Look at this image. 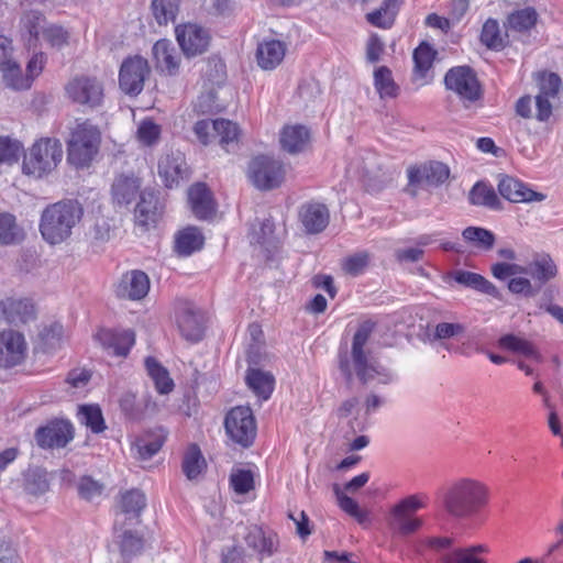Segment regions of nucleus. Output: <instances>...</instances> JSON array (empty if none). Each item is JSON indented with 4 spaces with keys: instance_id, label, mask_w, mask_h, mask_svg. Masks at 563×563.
Listing matches in <instances>:
<instances>
[{
    "instance_id": "58",
    "label": "nucleus",
    "mask_w": 563,
    "mask_h": 563,
    "mask_svg": "<svg viewBox=\"0 0 563 563\" xmlns=\"http://www.w3.org/2000/svg\"><path fill=\"white\" fill-rule=\"evenodd\" d=\"M120 538V549L123 556L134 555L143 549V539L132 530H124Z\"/></svg>"
},
{
    "instance_id": "41",
    "label": "nucleus",
    "mask_w": 563,
    "mask_h": 563,
    "mask_svg": "<svg viewBox=\"0 0 563 563\" xmlns=\"http://www.w3.org/2000/svg\"><path fill=\"white\" fill-rule=\"evenodd\" d=\"M206 467L205 457L197 444H191L183 459V472L189 481L196 479Z\"/></svg>"
},
{
    "instance_id": "49",
    "label": "nucleus",
    "mask_w": 563,
    "mask_h": 563,
    "mask_svg": "<svg viewBox=\"0 0 563 563\" xmlns=\"http://www.w3.org/2000/svg\"><path fill=\"white\" fill-rule=\"evenodd\" d=\"M465 327L461 323L440 322L427 332V339L430 343L435 341L449 340L463 334Z\"/></svg>"
},
{
    "instance_id": "32",
    "label": "nucleus",
    "mask_w": 563,
    "mask_h": 563,
    "mask_svg": "<svg viewBox=\"0 0 563 563\" xmlns=\"http://www.w3.org/2000/svg\"><path fill=\"white\" fill-rule=\"evenodd\" d=\"M309 140V130L300 124L287 125L280 133L282 147L290 154L302 152L307 147Z\"/></svg>"
},
{
    "instance_id": "26",
    "label": "nucleus",
    "mask_w": 563,
    "mask_h": 563,
    "mask_svg": "<svg viewBox=\"0 0 563 563\" xmlns=\"http://www.w3.org/2000/svg\"><path fill=\"white\" fill-rule=\"evenodd\" d=\"M188 202L196 218L206 220L216 213V202L210 189L202 183L194 184L188 189Z\"/></svg>"
},
{
    "instance_id": "55",
    "label": "nucleus",
    "mask_w": 563,
    "mask_h": 563,
    "mask_svg": "<svg viewBox=\"0 0 563 563\" xmlns=\"http://www.w3.org/2000/svg\"><path fill=\"white\" fill-rule=\"evenodd\" d=\"M161 126L152 120H143L136 131L137 141L144 146L155 145L161 137Z\"/></svg>"
},
{
    "instance_id": "10",
    "label": "nucleus",
    "mask_w": 563,
    "mask_h": 563,
    "mask_svg": "<svg viewBox=\"0 0 563 563\" xmlns=\"http://www.w3.org/2000/svg\"><path fill=\"white\" fill-rule=\"evenodd\" d=\"M65 91L73 102L91 109L99 107L104 96L102 82L87 75L74 77L66 85Z\"/></svg>"
},
{
    "instance_id": "23",
    "label": "nucleus",
    "mask_w": 563,
    "mask_h": 563,
    "mask_svg": "<svg viewBox=\"0 0 563 563\" xmlns=\"http://www.w3.org/2000/svg\"><path fill=\"white\" fill-rule=\"evenodd\" d=\"M498 191L511 202L542 201L545 196L529 188L526 184L514 177L503 175L498 180Z\"/></svg>"
},
{
    "instance_id": "19",
    "label": "nucleus",
    "mask_w": 563,
    "mask_h": 563,
    "mask_svg": "<svg viewBox=\"0 0 563 563\" xmlns=\"http://www.w3.org/2000/svg\"><path fill=\"white\" fill-rule=\"evenodd\" d=\"M146 506V497L139 489H131L122 494L120 511L115 515L114 529H122L125 525L139 523L141 512Z\"/></svg>"
},
{
    "instance_id": "7",
    "label": "nucleus",
    "mask_w": 563,
    "mask_h": 563,
    "mask_svg": "<svg viewBox=\"0 0 563 563\" xmlns=\"http://www.w3.org/2000/svg\"><path fill=\"white\" fill-rule=\"evenodd\" d=\"M224 429L227 435L242 448L253 444L257 427L253 411L250 407L236 406L225 416Z\"/></svg>"
},
{
    "instance_id": "16",
    "label": "nucleus",
    "mask_w": 563,
    "mask_h": 563,
    "mask_svg": "<svg viewBox=\"0 0 563 563\" xmlns=\"http://www.w3.org/2000/svg\"><path fill=\"white\" fill-rule=\"evenodd\" d=\"M73 438V426L65 420L51 421L35 432V441L42 449L64 448Z\"/></svg>"
},
{
    "instance_id": "30",
    "label": "nucleus",
    "mask_w": 563,
    "mask_h": 563,
    "mask_svg": "<svg viewBox=\"0 0 563 563\" xmlns=\"http://www.w3.org/2000/svg\"><path fill=\"white\" fill-rule=\"evenodd\" d=\"M141 183L133 175H119L113 180L111 194L113 201L119 206L130 205L135 197L140 196Z\"/></svg>"
},
{
    "instance_id": "52",
    "label": "nucleus",
    "mask_w": 563,
    "mask_h": 563,
    "mask_svg": "<svg viewBox=\"0 0 563 563\" xmlns=\"http://www.w3.org/2000/svg\"><path fill=\"white\" fill-rule=\"evenodd\" d=\"M42 40L51 47L60 49L68 45L69 32L58 24H47L42 29Z\"/></svg>"
},
{
    "instance_id": "60",
    "label": "nucleus",
    "mask_w": 563,
    "mask_h": 563,
    "mask_svg": "<svg viewBox=\"0 0 563 563\" xmlns=\"http://www.w3.org/2000/svg\"><path fill=\"white\" fill-rule=\"evenodd\" d=\"M103 485L92 477L85 476L78 485L79 495L86 500L92 501L99 498L103 493Z\"/></svg>"
},
{
    "instance_id": "17",
    "label": "nucleus",
    "mask_w": 563,
    "mask_h": 563,
    "mask_svg": "<svg viewBox=\"0 0 563 563\" xmlns=\"http://www.w3.org/2000/svg\"><path fill=\"white\" fill-rule=\"evenodd\" d=\"M177 41L187 56L205 53L210 43V34L202 26L187 23L176 27Z\"/></svg>"
},
{
    "instance_id": "42",
    "label": "nucleus",
    "mask_w": 563,
    "mask_h": 563,
    "mask_svg": "<svg viewBox=\"0 0 563 563\" xmlns=\"http://www.w3.org/2000/svg\"><path fill=\"white\" fill-rule=\"evenodd\" d=\"M470 202L474 206H484L490 209H499L500 200L492 186L477 183L473 186L468 196Z\"/></svg>"
},
{
    "instance_id": "64",
    "label": "nucleus",
    "mask_w": 563,
    "mask_h": 563,
    "mask_svg": "<svg viewBox=\"0 0 563 563\" xmlns=\"http://www.w3.org/2000/svg\"><path fill=\"white\" fill-rule=\"evenodd\" d=\"M46 57L43 53H37L32 56L26 65L25 77L30 78V87L33 80L42 73Z\"/></svg>"
},
{
    "instance_id": "22",
    "label": "nucleus",
    "mask_w": 563,
    "mask_h": 563,
    "mask_svg": "<svg viewBox=\"0 0 563 563\" xmlns=\"http://www.w3.org/2000/svg\"><path fill=\"white\" fill-rule=\"evenodd\" d=\"M95 339L109 355L113 356H126L135 342L134 332L131 330L101 329L96 333Z\"/></svg>"
},
{
    "instance_id": "35",
    "label": "nucleus",
    "mask_w": 563,
    "mask_h": 563,
    "mask_svg": "<svg viewBox=\"0 0 563 563\" xmlns=\"http://www.w3.org/2000/svg\"><path fill=\"white\" fill-rule=\"evenodd\" d=\"M538 12L531 7L516 10L507 16L506 27L517 33L529 32L538 21Z\"/></svg>"
},
{
    "instance_id": "28",
    "label": "nucleus",
    "mask_w": 563,
    "mask_h": 563,
    "mask_svg": "<svg viewBox=\"0 0 563 563\" xmlns=\"http://www.w3.org/2000/svg\"><path fill=\"white\" fill-rule=\"evenodd\" d=\"M286 44L279 40H264L257 45L256 60L264 70L275 69L284 59Z\"/></svg>"
},
{
    "instance_id": "36",
    "label": "nucleus",
    "mask_w": 563,
    "mask_h": 563,
    "mask_svg": "<svg viewBox=\"0 0 563 563\" xmlns=\"http://www.w3.org/2000/svg\"><path fill=\"white\" fill-rule=\"evenodd\" d=\"M203 245V236L196 228H187L178 233L175 250L181 256H189Z\"/></svg>"
},
{
    "instance_id": "40",
    "label": "nucleus",
    "mask_w": 563,
    "mask_h": 563,
    "mask_svg": "<svg viewBox=\"0 0 563 563\" xmlns=\"http://www.w3.org/2000/svg\"><path fill=\"white\" fill-rule=\"evenodd\" d=\"M0 73L5 87L13 90H26L30 88V78L25 77L21 66L14 59L9 65L0 68Z\"/></svg>"
},
{
    "instance_id": "53",
    "label": "nucleus",
    "mask_w": 563,
    "mask_h": 563,
    "mask_svg": "<svg viewBox=\"0 0 563 563\" xmlns=\"http://www.w3.org/2000/svg\"><path fill=\"white\" fill-rule=\"evenodd\" d=\"M413 63H415V71L423 77L427 71L431 68L433 59L435 57V52L432 47L427 43H421L413 51Z\"/></svg>"
},
{
    "instance_id": "29",
    "label": "nucleus",
    "mask_w": 563,
    "mask_h": 563,
    "mask_svg": "<svg viewBox=\"0 0 563 563\" xmlns=\"http://www.w3.org/2000/svg\"><path fill=\"white\" fill-rule=\"evenodd\" d=\"M153 58L156 68L168 75L177 73L179 67V54L169 40H159L153 46Z\"/></svg>"
},
{
    "instance_id": "11",
    "label": "nucleus",
    "mask_w": 563,
    "mask_h": 563,
    "mask_svg": "<svg viewBox=\"0 0 563 563\" xmlns=\"http://www.w3.org/2000/svg\"><path fill=\"white\" fill-rule=\"evenodd\" d=\"M446 89L455 92L463 102H474L482 96L475 71L468 66L451 68L444 77Z\"/></svg>"
},
{
    "instance_id": "31",
    "label": "nucleus",
    "mask_w": 563,
    "mask_h": 563,
    "mask_svg": "<svg viewBox=\"0 0 563 563\" xmlns=\"http://www.w3.org/2000/svg\"><path fill=\"white\" fill-rule=\"evenodd\" d=\"M245 542L262 556L269 558L278 550V538L275 533L266 534L261 528L252 527L245 536Z\"/></svg>"
},
{
    "instance_id": "63",
    "label": "nucleus",
    "mask_w": 563,
    "mask_h": 563,
    "mask_svg": "<svg viewBox=\"0 0 563 563\" xmlns=\"http://www.w3.org/2000/svg\"><path fill=\"white\" fill-rule=\"evenodd\" d=\"M384 52V44L378 35L373 34L366 44V59L368 63H377L380 60V56Z\"/></svg>"
},
{
    "instance_id": "3",
    "label": "nucleus",
    "mask_w": 563,
    "mask_h": 563,
    "mask_svg": "<svg viewBox=\"0 0 563 563\" xmlns=\"http://www.w3.org/2000/svg\"><path fill=\"white\" fill-rule=\"evenodd\" d=\"M488 501V488L472 478H460L446 489L443 498L445 510L457 518L476 514Z\"/></svg>"
},
{
    "instance_id": "47",
    "label": "nucleus",
    "mask_w": 563,
    "mask_h": 563,
    "mask_svg": "<svg viewBox=\"0 0 563 563\" xmlns=\"http://www.w3.org/2000/svg\"><path fill=\"white\" fill-rule=\"evenodd\" d=\"M481 42L489 49L499 51L504 48L505 42L501 35L499 24L494 19H488L482 29Z\"/></svg>"
},
{
    "instance_id": "62",
    "label": "nucleus",
    "mask_w": 563,
    "mask_h": 563,
    "mask_svg": "<svg viewBox=\"0 0 563 563\" xmlns=\"http://www.w3.org/2000/svg\"><path fill=\"white\" fill-rule=\"evenodd\" d=\"M201 7L212 15H223L232 10L231 0H202Z\"/></svg>"
},
{
    "instance_id": "33",
    "label": "nucleus",
    "mask_w": 563,
    "mask_h": 563,
    "mask_svg": "<svg viewBox=\"0 0 563 563\" xmlns=\"http://www.w3.org/2000/svg\"><path fill=\"white\" fill-rule=\"evenodd\" d=\"M498 346L503 350L521 354L536 362H542L543 357L537 347L528 340L515 334H505L499 338Z\"/></svg>"
},
{
    "instance_id": "1",
    "label": "nucleus",
    "mask_w": 563,
    "mask_h": 563,
    "mask_svg": "<svg viewBox=\"0 0 563 563\" xmlns=\"http://www.w3.org/2000/svg\"><path fill=\"white\" fill-rule=\"evenodd\" d=\"M374 330V323L364 321L355 331L351 349L340 350L338 355L339 369L350 384L357 378L361 384L368 385L376 382L380 385H389L396 379L395 373L380 364L367 347Z\"/></svg>"
},
{
    "instance_id": "59",
    "label": "nucleus",
    "mask_w": 563,
    "mask_h": 563,
    "mask_svg": "<svg viewBox=\"0 0 563 563\" xmlns=\"http://www.w3.org/2000/svg\"><path fill=\"white\" fill-rule=\"evenodd\" d=\"M22 147L16 141L0 137V163L13 164L18 162Z\"/></svg>"
},
{
    "instance_id": "13",
    "label": "nucleus",
    "mask_w": 563,
    "mask_h": 563,
    "mask_svg": "<svg viewBox=\"0 0 563 563\" xmlns=\"http://www.w3.org/2000/svg\"><path fill=\"white\" fill-rule=\"evenodd\" d=\"M195 134L199 141L207 145L211 142L210 136H219L220 145L229 151V146L238 142L239 128L235 123L219 119V120H200L194 126Z\"/></svg>"
},
{
    "instance_id": "44",
    "label": "nucleus",
    "mask_w": 563,
    "mask_h": 563,
    "mask_svg": "<svg viewBox=\"0 0 563 563\" xmlns=\"http://www.w3.org/2000/svg\"><path fill=\"white\" fill-rule=\"evenodd\" d=\"M463 239L477 246L478 249L488 251L495 244V235L492 231L479 227H467L462 232Z\"/></svg>"
},
{
    "instance_id": "12",
    "label": "nucleus",
    "mask_w": 563,
    "mask_h": 563,
    "mask_svg": "<svg viewBox=\"0 0 563 563\" xmlns=\"http://www.w3.org/2000/svg\"><path fill=\"white\" fill-rule=\"evenodd\" d=\"M27 355V342L22 332L13 329L0 331V368L21 365Z\"/></svg>"
},
{
    "instance_id": "51",
    "label": "nucleus",
    "mask_w": 563,
    "mask_h": 563,
    "mask_svg": "<svg viewBox=\"0 0 563 563\" xmlns=\"http://www.w3.org/2000/svg\"><path fill=\"white\" fill-rule=\"evenodd\" d=\"M79 418L93 433L102 432L106 429L104 420L98 406H81L79 409Z\"/></svg>"
},
{
    "instance_id": "15",
    "label": "nucleus",
    "mask_w": 563,
    "mask_h": 563,
    "mask_svg": "<svg viewBox=\"0 0 563 563\" xmlns=\"http://www.w3.org/2000/svg\"><path fill=\"white\" fill-rule=\"evenodd\" d=\"M409 187H437L442 185L450 176L449 167L440 162L410 166L407 169Z\"/></svg>"
},
{
    "instance_id": "57",
    "label": "nucleus",
    "mask_w": 563,
    "mask_h": 563,
    "mask_svg": "<svg viewBox=\"0 0 563 563\" xmlns=\"http://www.w3.org/2000/svg\"><path fill=\"white\" fill-rule=\"evenodd\" d=\"M230 484L235 493L247 494L254 488V477L250 470H236L230 476Z\"/></svg>"
},
{
    "instance_id": "37",
    "label": "nucleus",
    "mask_w": 563,
    "mask_h": 563,
    "mask_svg": "<svg viewBox=\"0 0 563 563\" xmlns=\"http://www.w3.org/2000/svg\"><path fill=\"white\" fill-rule=\"evenodd\" d=\"M145 366L148 376L154 382L156 390L162 394H168L174 389V382L169 377L168 371L163 367L154 357L145 360Z\"/></svg>"
},
{
    "instance_id": "4",
    "label": "nucleus",
    "mask_w": 563,
    "mask_h": 563,
    "mask_svg": "<svg viewBox=\"0 0 563 563\" xmlns=\"http://www.w3.org/2000/svg\"><path fill=\"white\" fill-rule=\"evenodd\" d=\"M101 133L89 121L80 122L70 131L67 141V161L76 168L88 167L99 152Z\"/></svg>"
},
{
    "instance_id": "34",
    "label": "nucleus",
    "mask_w": 563,
    "mask_h": 563,
    "mask_svg": "<svg viewBox=\"0 0 563 563\" xmlns=\"http://www.w3.org/2000/svg\"><path fill=\"white\" fill-rule=\"evenodd\" d=\"M246 384L260 399L267 400L274 390L275 378L268 372L250 368L246 374Z\"/></svg>"
},
{
    "instance_id": "46",
    "label": "nucleus",
    "mask_w": 563,
    "mask_h": 563,
    "mask_svg": "<svg viewBox=\"0 0 563 563\" xmlns=\"http://www.w3.org/2000/svg\"><path fill=\"white\" fill-rule=\"evenodd\" d=\"M528 275L539 283V287L556 275V266L550 258H541L528 265Z\"/></svg>"
},
{
    "instance_id": "45",
    "label": "nucleus",
    "mask_w": 563,
    "mask_h": 563,
    "mask_svg": "<svg viewBox=\"0 0 563 563\" xmlns=\"http://www.w3.org/2000/svg\"><path fill=\"white\" fill-rule=\"evenodd\" d=\"M152 10L159 25L174 22L179 10V0H152Z\"/></svg>"
},
{
    "instance_id": "2",
    "label": "nucleus",
    "mask_w": 563,
    "mask_h": 563,
    "mask_svg": "<svg viewBox=\"0 0 563 563\" xmlns=\"http://www.w3.org/2000/svg\"><path fill=\"white\" fill-rule=\"evenodd\" d=\"M84 210L77 200H62L47 206L41 214L38 229L45 242L60 244L73 233Z\"/></svg>"
},
{
    "instance_id": "54",
    "label": "nucleus",
    "mask_w": 563,
    "mask_h": 563,
    "mask_svg": "<svg viewBox=\"0 0 563 563\" xmlns=\"http://www.w3.org/2000/svg\"><path fill=\"white\" fill-rule=\"evenodd\" d=\"M21 23L35 42L40 40L42 29L47 25L45 15L36 10L25 12L21 19Z\"/></svg>"
},
{
    "instance_id": "48",
    "label": "nucleus",
    "mask_w": 563,
    "mask_h": 563,
    "mask_svg": "<svg viewBox=\"0 0 563 563\" xmlns=\"http://www.w3.org/2000/svg\"><path fill=\"white\" fill-rule=\"evenodd\" d=\"M23 239V232L18 227L15 218L9 213L0 214V244H12Z\"/></svg>"
},
{
    "instance_id": "27",
    "label": "nucleus",
    "mask_w": 563,
    "mask_h": 563,
    "mask_svg": "<svg viewBox=\"0 0 563 563\" xmlns=\"http://www.w3.org/2000/svg\"><path fill=\"white\" fill-rule=\"evenodd\" d=\"M162 213V205L157 194L152 189H144L140 192V201L134 210V218L137 225L148 227L156 223Z\"/></svg>"
},
{
    "instance_id": "56",
    "label": "nucleus",
    "mask_w": 563,
    "mask_h": 563,
    "mask_svg": "<svg viewBox=\"0 0 563 563\" xmlns=\"http://www.w3.org/2000/svg\"><path fill=\"white\" fill-rule=\"evenodd\" d=\"M371 254L367 251L357 252L347 256L343 263L342 268L345 273L352 276L361 275L371 262Z\"/></svg>"
},
{
    "instance_id": "5",
    "label": "nucleus",
    "mask_w": 563,
    "mask_h": 563,
    "mask_svg": "<svg viewBox=\"0 0 563 563\" xmlns=\"http://www.w3.org/2000/svg\"><path fill=\"white\" fill-rule=\"evenodd\" d=\"M426 499L423 495H409L390 507L386 523L393 534L406 537L422 527V520L415 514L426 507Z\"/></svg>"
},
{
    "instance_id": "50",
    "label": "nucleus",
    "mask_w": 563,
    "mask_h": 563,
    "mask_svg": "<svg viewBox=\"0 0 563 563\" xmlns=\"http://www.w3.org/2000/svg\"><path fill=\"white\" fill-rule=\"evenodd\" d=\"M334 494L336 496L338 504L340 508L345 511L347 515L357 520L358 523L364 525L368 520L367 512L362 510L358 504L343 492H341L339 485H334L333 487Z\"/></svg>"
},
{
    "instance_id": "14",
    "label": "nucleus",
    "mask_w": 563,
    "mask_h": 563,
    "mask_svg": "<svg viewBox=\"0 0 563 563\" xmlns=\"http://www.w3.org/2000/svg\"><path fill=\"white\" fill-rule=\"evenodd\" d=\"M176 323L183 338L198 342L203 336L205 320L198 308L188 301H181L176 308Z\"/></svg>"
},
{
    "instance_id": "8",
    "label": "nucleus",
    "mask_w": 563,
    "mask_h": 563,
    "mask_svg": "<svg viewBox=\"0 0 563 563\" xmlns=\"http://www.w3.org/2000/svg\"><path fill=\"white\" fill-rule=\"evenodd\" d=\"M151 67L146 58L140 55L129 56L123 59L119 70V88L129 97L139 96L145 81L151 76Z\"/></svg>"
},
{
    "instance_id": "43",
    "label": "nucleus",
    "mask_w": 563,
    "mask_h": 563,
    "mask_svg": "<svg viewBox=\"0 0 563 563\" xmlns=\"http://www.w3.org/2000/svg\"><path fill=\"white\" fill-rule=\"evenodd\" d=\"M164 437H142L135 440L132 445V450L135 453V457L140 461H147L152 459L163 446Z\"/></svg>"
},
{
    "instance_id": "20",
    "label": "nucleus",
    "mask_w": 563,
    "mask_h": 563,
    "mask_svg": "<svg viewBox=\"0 0 563 563\" xmlns=\"http://www.w3.org/2000/svg\"><path fill=\"white\" fill-rule=\"evenodd\" d=\"M35 307L31 300L19 297L0 299V319L10 324H24L35 319Z\"/></svg>"
},
{
    "instance_id": "39",
    "label": "nucleus",
    "mask_w": 563,
    "mask_h": 563,
    "mask_svg": "<svg viewBox=\"0 0 563 563\" xmlns=\"http://www.w3.org/2000/svg\"><path fill=\"white\" fill-rule=\"evenodd\" d=\"M374 87L382 99L395 98L399 92L391 70L386 66H379L374 70Z\"/></svg>"
},
{
    "instance_id": "6",
    "label": "nucleus",
    "mask_w": 563,
    "mask_h": 563,
    "mask_svg": "<svg viewBox=\"0 0 563 563\" xmlns=\"http://www.w3.org/2000/svg\"><path fill=\"white\" fill-rule=\"evenodd\" d=\"M63 146L59 140L46 137L37 141L24 156L23 172L42 177L51 173L62 162Z\"/></svg>"
},
{
    "instance_id": "9",
    "label": "nucleus",
    "mask_w": 563,
    "mask_h": 563,
    "mask_svg": "<svg viewBox=\"0 0 563 563\" xmlns=\"http://www.w3.org/2000/svg\"><path fill=\"white\" fill-rule=\"evenodd\" d=\"M285 176L283 164L267 155L254 157L249 165V177L252 184L261 190L278 187Z\"/></svg>"
},
{
    "instance_id": "21",
    "label": "nucleus",
    "mask_w": 563,
    "mask_h": 563,
    "mask_svg": "<svg viewBox=\"0 0 563 563\" xmlns=\"http://www.w3.org/2000/svg\"><path fill=\"white\" fill-rule=\"evenodd\" d=\"M561 86V78L554 74H543L540 77L539 93L536 96V119L547 122L552 115L551 98H555Z\"/></svg>"
},
{
    "instance_id": "61",
    "label": "nucleus",
    "mask_w": 563,
    "mask_h": 563,
    "mask_svg": "<svg viewBox=\"0 0 563 563\" xmlns=\"http://www.w3.org/2000/svg\"><path fill=\"white\" fill-rule=\"evenodd\" d=\"M507 287L510 292L525 297H533L538 292V289L533 288L531 282L522 276L510 278Z\"/></svg>"
},
{
    "instance_id": "24",
    "label": "nucleus",
    "mask_w": 563,
    "mask_h": 563,
    "mask_svg": "<svg viewBox=\"0 0 563 563\" xmlns=\"http://www.w3.org/2000/svg\"><path fill=\"white\" fill-rule=\"evenodd\" d=\"M330 212L325 205L320 202H307L299 210V221L306 233L317 234L329 224Z\"/></svg>"
},
{
    "instance_id": "18",
    "label": "nucleus",
    "mask_w": 563,
    "mask_h": 563,
    "mask_svg": "<svg viewBox=\"0 0 563 563\" xmlns=\"http://www.w3.org/2000/svg\"><path fill=\"white\" fill-rule=\"evenodd\" d=\"M158 174L167 188L178 187L189 177V167L180 151L168 153L158 162Z\"/></svg>"
},
{
    "instance_id": "38",
    "label": "nucleus",
    "mask_w": 563,
    "mask_h": 563,
    "mask_svg": "<svg viewBox=\"0 0 563 563\" xmlns=\"http://www.w3.org/2000/svg\"><path fill=\"white\" fill-rule=\"evenodd\" d=\"M485 545L478 544L468 548H459L445 553L442 558L443 563H484L479 554L487 553Z\"/></svg>"
},
{
    "instance_id": "25",
    "label": "nucleus",
    "mask_w": 563,
    "mask_h": 563,
    "mask_svg": "<svg viewBox=\"0 0 563 563\" xmlns=\"http://www.w3.org/2000/svg\"><path fill=\"white\" fill-rule=\"evenodd\" d=\"M150 279L141 271L125 274L115 287V295L121 299L139 300L147 295Z\"/></svg>"
}]
</instances>
